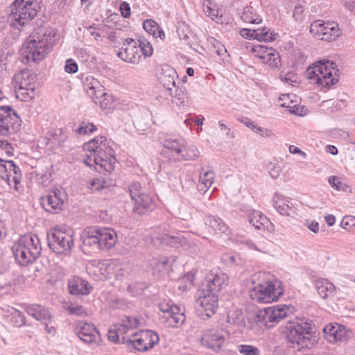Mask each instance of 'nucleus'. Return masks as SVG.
Here are the masks:
<instances>
[{
    "mask_svg": "<svg viewBox=\"0 0 355 355\" xmlns=\"http://www.w3.org/2000/svg\"><path fill=\"white\" fill-rule=\"evenodd\" d=\"M258 317L262 318L269 328L286 320L284 332L293 348L310 349L315 343V336L311 335L312 321L305 318L292 320L290 309L285 304L265 308Z\"/></svg>",
    "mask_w": 355,
    "mask_h": 355,
    "instance_id": "nucleus-1",
    "label": "nucleus"
},
{
    "mask_svg": "<svg viewBox=\"0 0 355 355\" xmlns=\"http://www.w3.org/2000/svg\"><path fill=\"white\" fill-rule=\"evenodd\" d=\"M105 137H96L83 145L87 153L84 163L89 166H97L99 173L112 172L114 168L116 158L114 151Z\"/></svg>",
    "mask_w": 355,
    "mask_h": 355,
    "instance_id": "nucleus-2",
    "label": "nucleus"
},
{
    "mask_svg": "<svg viewBox=\"0 0 355 355\" xmlns=\"http://www.w3.org/2000/svg\"><path fill=\"white\" fill-rule=\"evenodd\" d=\"M56 33L51 28L39 26L34 30L27 40L24 49V58L29 62H37L44 59L52 48Z\"/></svg>",
    "mask_w": 355,
    "mask_h": 355,
    "instance_id": "nucleus-3",
    "label": "nucleus"
},
{
    "mask_svg": "<svg viewBox=\"0 0 355 355\" xmlns=\"http://www.w3.org/2000/svg\"><path fill=\"white\" fill-rule=\"evenodd\" d=\"M12 250L16 261L21 266H27L39 257L42 247L37 235L27 234L14 243Z\"/></svg>",
    "mask_w": 355,
    "mask_h": 355,
    "instance_id": "nucleus-4",
    "label": "nucleus"
},
{
    "mask_svg": "<svg viewBox=\"0 0 355 355\" xmlns=\"http://www.w3.org/2000/svg\"><path fill=\"white\" fill-rule=\"evenodd\" d=\"M306 76L315 84L330 88L338 82L339 70L335 62L322 60L314 63L313 67H309Z\"/></svg>",
    "mask_w": 355,
    "mask_h": 355,
    "instance_id": "nucleus-5",
    "label": "nucleus"
},
{
    "mask_svg": "<svg viewBox=\"0 0 355 355\" xmlns=\"http://www.w3.org/2000/svg\"><path fill=\"white\" fill-rule=\"evenodd\" d=\"M42 0H15L11 6V21L23 26L31 21L41 9Z\"/></svg>",
    "mask_w": 355,
    "mask_h": 355,
    "instance_id": "nucleus-6",
    "label": "nucleus"
},
{
    "mask_svg": "<svg viewBox=\"0 0 355 355\" xmlns=\"http://www.w3.org/2000/svg\"><path fill=\"white\" fill-rule=\"evenodd\" d=\"M283 295V289L279 282L270 281L259 283L250 290L252 300L259 303H270L278 300Z\"/></svg>",
    "mask_w": 355,
    "mask_h": 355,
    "instance_id": "nucleus-7",
    "label": "nucleus"
},
{
    "mask_svg": "<svg viewBox=\"0 0 355 355\" xmlns=\"http://www.w3.org/2000/svg\"><path fill=\"white\" fill-rule=\"evenodd\" d=\"M49 248L57 254L68 253L73 246L72 234L60 229L51 230L47 234Z\"/></svg>",
    "mask_w": 355,
    "mask_h": 355,
    "instance_id": "nucleus-8",
    "label": "nucleus"
},
{
    "mask_svg": "<svg viewBox=\"0 0 355 355\" xmlns=\"http://www.w3.org/2000/svg\"><path fill=\"white\" fill-rule=\"evenodd\" d=\"M310 33L314 37L328 42L336 40L341 35L336 22L320 19L311 23Z\"/></svg>",
    "mask_w": 355,
    "mask_h": 355,
    "instance_id": "nucleus-9",
    "label": "nucleus"
},
{
    "mask_svg": "<svg viewBox=\"0 0 355 355\" xmlns=\"http://www.w3.org/2000/svg\"><path fill=\"white\" fill-rule=\"evenodd\" d=\"M67 195L58 189L48 191L40 198V204L46 211L56 214L62 210Z\"/></svg>",
    "mask_w": 355,
    "mask_h": 355,
    "instance_id": "nucleus-10",
    "label": "nucleus"
},
{
    "mask_svg": "<svg viewBox=\"0 0 355 355\" xmlns=\"http://www.w3.org/2000/svg\"><path fill=\"white\" fill-rule=\"evenodd\" d=\"M159 310L164 313L162 316L165 318L168 326L178 327L182 325L186 319L179 306L173 305L171 300H164L159 304Z\"/></svg>",
    "mask_w": 355,
    "mask_h": 355,
    "instance_id": "nucleus-11",
    "label": "nucleus"
},
{
    "mask_svg": "<svg viewBox=\"0 0 355 355\" xmlns=\"http://www.w3.org/2000/svg\"><path fill=\"white\" fill-rule=\"evenodd\" d=\"M130 336L137 338L135 339L130 338L128 343H130L135 349L141 352H146L152 349L159 341L158 334L150 330L141 331L139 334L131 332Z\"/></svg>",
    "mask_w": 355,
    "mask_h": 355,
    "instance_id": "nucleus-12",
    "label": "nucleus"
},
{
    "mask_svg": "<svg viewBox=\"0 0 355 355\" xmlns=\"http://www.w3.org/2000/svg\"><path fill=\"white\" fill-rule=\"evenodd\" d=\"M229 282V277L227 274L218 271L211 273L205 280L202 285V291L211 295H216L225 288Z\"/></svg>",
    "mask_w": 355,
    "mask_h": 355,
    "instance_id": "nucleus-13",
    "label": "nucleus"
},
{
    "mask_svg": "<svg viewBox=\"0 0 355 355\" xmlns=\"http://www.w3.org/2000/svg\"><path fill=\"white\" fill-rule=\"evenodd\" d=\"M117 55L124 62L134 64L139 63L141 58L139 46H138L137 42L132 38L124 40Z\"/></svg>",
    "mask_w": 355,
    "mask_h": 355,
    "instance_id": "nucleus-14",
    "label": "nucleus"
},
{
    "mask_svg": "<svg viewBox=\"0 0 355 355\" xmlns=\"http://www.w3.org/2000/svg\"><path fill=\"white\" fill-rule=\"evenodd\" d=\"M178 76L175 69L171 66L164 64L161 65L157 78L160 84L168 91H172L173 89H176V80ZM177 95L178 94L175 93Z\"/></svg>",
    "mask_w": 355,
    "mask_h": 355,
    "instance_id": "nucleus-15",
    "label": "nucleus"
},
{
    "mask_svg": "<svg viewBox=\"0 0 355 355\" xmlns=\"http://www.w3.org/2000/svg\"><path fill=\"white\" fill-rule=\"evenodd\" d=\"M196 306L198 311L209 318L215 313L218 306V297L216 295L204 292V295L197 300Z\"/></svg>",
    "mask_w": 355,
    "mask_h": 355,
    "instance_id": "nucleus-16",
    "label": "nucleus"
},
{
    "mask_svg": "<svg viewBox=\"0 0 355 355\" xmlns=\"http://www.w3.org/2000/svg\"><path fill=\"white\" fill-rule=\"evenodd\" d=\"M76 334L86 343H92L99 336L98 331L93 324L78 321L76 324Z\"/></svg>",
    "mask_w": 355,
    "mask_h": 355,
    "instance_id": "nucleus-17",
    "label": "nucleus"
},
{
    "mask_svg": "<svg viewBox=\"0 0 355 355\" xmlns=\"http://www.w3.org/2000/svg\"><path fill=\"white\" fill-rule=\"evenodd\" d=\"M258 6L254 7L252 2L243 3L241 8L237 9V15L245 23L259 24L262 21L258 12Z\"/></svg>",
    "mask_w": 355,
    "mask_h": 355,
    "instance_id": "nucleus-18",
    "label": "nucleus"
},
{
    "mask_svg": "<svg viewBox=\"0 0 355 355\" xmlns=\"http://www.w3.org/2000/svg\"><path fill=\"white\" fill-rule=\"evenodd\" d=\"M96 234L98 236L99 242V251L109 250L114 246L116 242V233L114 230L109 228L96 227Z\"/></svg>",
    "mask_w": 355,
    "mask_h": 355,
    "instance_id": "nucleus-19",
    "label": "nucleus"
},
{
    "mask_svg": "<svg viewBox=\"0 0 355 355\" xmlns=\"http://www.w3.org/2000/svg\"><path fill=\"white\" fill-rule=\"evenodd\" d=\"M323 333L327 340L333 343L344 341L349 336L345 327L338 324H327L323 329Z\"/></svg>",
    "mask_w": 355,
    "mask_h": 355,
    "instance_id": "nucleus-20",
    "label": "nucleus"
},
{
    "mask_svg": "<svg viewBox=\"0 0 355 355\" xmlns=\"http://www.w3.org/2000/svg\"><path fill=\"white\" fill-rule=\"evenodd\" d=\"M92 286L90 284L79 276H73L68 279L69 293L71 295H89Z\"/></svg>",
    "mask_w": 355,
    "mask_h": 355,
    "instance_id": "nucleus-21",
    "label": "nucleus"
},
{
    "mask_svg": "<svg viewBox=\"0 0 355 355\" xmlns=\"http://www.w3.org/2000/svg\"><path fill=\"white\" fill-rule=\"evenodd\" d=\"M272 201L275 209L281 215L294 217L297 214V209L286 198L275 193Z\"/></svg>",
    "mask_w": 355,
    "mask_h": 355,
    "instance_id": "nucleus-22",
    "label": "nucleus"
},
{
    "mask_svg": "<svg viewBox=\"0 0 355 355\" xmlns=\"http://www.w3.org/2000/svg\"><path fill=\"white\" fill-rule=\"evenodd\" d=\"M132 201L134 202L132 211L139 216L151 212L155 208L154 200L146 193L141 194Z\"/></svg>",
    "mask_w": 355,
    "mask_h": 355,
    "instance_id": "nucleus-23",
    "label": "nucleus"
},
{
    "mask_svg": "<svg viewBox=\"0 0 355 355\" xmlns=\"http://www.w3.org/2000/svg\"><path fill=\"white\" fill-rule=\"evenodd\" d=\"M205 225L211 234H224L229 235L228 226L220 218L213 216H208L205 219Z\"/></svg>",
    "mask_w": 355,
    "mask_h": 355,
    "instance_id": "nucleus-24",
    "label": "nucleus"
},
{
    "mask_svg": "<svg viewBox=\"0 0 355 355\" xmlns=\"http://www.w3.org/2000/svg\"><path fill=\"white\" fill-rule=\"evenodd\" d=\"M160 239L162 243L174 247L180 245L184 249H189L190 248L195 249L196 248L195 243L189 242L187 239L180 233H178L176 235L165 234L162 236Z\"/></svg>",
    "mask_w": 355,
    "mask_h": 355,
    "instance_id": "nucleus-25",
    "label": "nucleus"
},
{
    "mask_svg": "<svg viewBox=\"0 0 355 355\" xmlns=\"http://www.w3.org/2000/svg\"><path fill=\"white\" fill-rule=\"evenodd\" d=\"M298 97L293 94H282L277 100V105L286 107V111H304V106L297 103Z\"/></svg>",
    "mask_w": 355,
    "mask_h": 355,
    "instance_id": "nucleus-26",
    "label": "nucleus"
},
{
    "mask_svg": "<svg viewBox=\"0 0 355 355\" xmlns=\"http://www.w3.org/2000/svg\"><path fill=\"white\" fill-rule=\"evenodd\" d=\"M35 77L28 69L22 70L15 74L13 84L15 87H27L34 86Z\"/></svg>",
    "mask_w": 355,
    "mask_h": 355,
    "instance_id": "nucleus-27",
    "label": "nucleus"
},
{
    "mask_svg": "<svg viewBox=\"0 0 355 355\" xmlns=\"http://www.w3.org/2000/svg\"><path fill=\"white\" fill-rule=\"evenodd\" d=\"M6 116L0 120V134L2 135H7L9 132L10 126L14 130V125H20L21 119L17 115V112H4Z\"/></svg>",
    "mask_w": 355,
    "mask_h": 355,
    "instance_id": "nucleus-28",
    "label": "nucleus"
},
{
    "mask_svg": "<svg viewBox=\"0 0 355 355\" xmlns=\"http://www.w3.org/2000/svg\"><path fill=\"white\" fill-rule=\"evenodd\" d=\"M96 227H89L82 235L83 244L85 248L87 247L92 251H99V240L98 236L95 234Z\"/></svg>",
    "mask_w": 355,
    "mask_h": 355,
    "instance_id": "nucleus-29",
    "label": "nucleus"
},
{
    "mask_svg": "<svg viewBox=\"0 0 355 355\" xmlns=\"http://www.w3.org/2000/svg\"><path fill=\"white\" fill-rule=\"evenodd\" d=\"M26 311L29 315L39 321H47L51 318L50 312L40 304L28 305Z\"/></svg>",
    "mask_w": 355,
    "mask_h": 355,
    "instance_id": "nucleus-30",
    "label": "nucleus"
},
{
    "mask_svg": "<svg viewBox=\"0 0 355 355\" xmlns=\"http://www.w3.org/2000/svg\"><path fill=\"white\" fill-rule=\"evenodd\" d=\"M202 340L204 344L209 348L218 351L223 346L225 342V337L218 332H210L209 334H206Z\"/></svg>",
    "mask_w": 355,
    "mask_h": 355,
    "instance_id": "nucleus-31",
    "label": "nucleus"
},
{
    "mask_svg": "<svg viewBox=\"0 0 355 355\" xmlns=\"http://www.w3.org/2000/svg\"><path fill=\"white\" fill-rule=\"evenodd\" d=\"M67 135L62 129H53L48 132L46 137L47 144H51L52 147L61 146L67 140Z\"/></svg>",
    "mask_w": 355,
    "mask_h": 355,
    "instance_id": "nucleus-32",
    "label": "nucleus"
},
{
    "mask_svg": "<svg viewBox=\"0 0 355 355\" xmlns=\"http://www.w3.org/2000/svg\"><path fill=\"white\" fill-rule=\"evenodd\" d=\"M133 123L138 130H146L154 124L152 112H141L135 119Z\"/></svg>",
    "mask_w": 355,
    "mask_h": 355,
    "instance_id": "nucleus-33",
    "label": "nucleus"
},
{
    "mask_svg": "<svg viewBox=\"0 0 355 355\" xmlns=\"http://www.w3.org/2000/svg\"><path fill=\"white\" fill-rule=\"evenodd\" d=\"M10 168H12V170H8L6 173L8 175L7 178H3V180H5L10 187H11L12 183H13L14 189L16 191H19V186L21 184V171L19 166H16L15 162L13 163V166H11Z\"/></svg>",
    "mask_w": 355,
    "mask_h": 355,
    "instance_id": "nucleus-34",
    "label": "nucleus"
},
{
    "mask_svg": "<svg viewBox=\"0 0 355 355\" xmlns=\"http://www.w3.org/2000/svg\"><path fill=\"white\" fill-rule=\"evenodd\" d=\"M315 288L318 294L323 299L327 298L333 295L334 292V286L327 279H318L315 283Z\"/></svg>",
    "mask_w": 355,
    "mask_h": 355,
    "instance_id": "nucleus-35",
    "label": "nucleus"
},
{
    "mask_svg": "<svg viewBox=\"0 0 355 355\" xmlns=\"http://www.w3.org/2000/svg\"><path fill=\"white\" fill-rule=\"evenodd\" d=\"M260 59L263 63L267 64L272 69H279L282 65L279 54L275 49L270 51L269 53L261 55Z\"/></svg>",
    "mask_w": 355,
    "mask_h": 355,
    "instance_id": "nucleus-36",
    "label": "nucleus"
},
{
    "mask_svg": "<svg viewBox=\"0 0 355 355\" xmlns=\"http://www.w3.org/2000/svg\"><path fill=\"white\" fill-rule=\"evenodd\" d=\"M248 220L256 229L261 230L265 227L266 223L268 222V218L261 212L253 211L248 216Z\"/></svg>",
    "mask_w": 355,
    "mask_h": 355,
    "instance_id": "nucleus-37",
    "label": "nucleus"
},
{
    "mask_svg": "<svg viewBox=\"0 0 355 355\" xmlns=\"http://www.w3.org/2000/svg\"><path fill=\"white\" fill-rule=\"evenodd\" d=\"M256 32L255 40L260 42H271L275 40L276 33L274 31H270L268 28H257Z\"/></svg>",
    "mask_w": 355,
    "mask_h": 355,
    "instance_id": "nucleus-38",
    "label": "nucleus"
},
{
    "mask_svg": "<svg viewBox=\"0 0 355 355\" xmlns=\"http://www.w3.org/2000/svg\"><path fill=\"white\" fill-rule=\"evenodd\" d=\"M199 151L198 148L194 146H187L184 144L182 148V152L180 155L184 160H194L199 156Z\"/></svg>",
    "mask_w": 355,
    "mask_h": 355,
    "instance_id": "nucleus-39",
    "label": "nucleus"
},
{
    "mask_svg": "<svg viewBox=\"0 0 355 355\" xmlns=\"http://www.w3.org/2000/svg\"><path fill=\"white\" fill-rule=\"evenodd\" d=\"M214 173L213 171H207L203 176L200 175V184H198V190L206 191L214 182Z\"/></svg>",
    "mask_w": 355,
    "mask_h": 355,
    "instance_id": "nucleus-40",
    "label": "nucleus"
},
{
    "mask_svg": "<svg viewBox=\"0 0 355 355\" xmlns=\"http://www.w3.org/2000/svg\"><path fill=\"white\" fill-rule=\"evenodd\" d=\"M184 144V141L181 139H172L171 137L166 138L164 143V146L172 151H174L178 155H180L182 152V148Z\"/></svg>",
    "mask_w": 355,
    "mask_h": 355,
    "instance_id": "nucleus-41",
    "label": "nucleus"
},
{
    "mask_svg": "<svg viewBox=\"0 0 355 355\" xmlns=\"http://www.w3.org/2000/svg\"><path fill=\"white\" fill-rule=\"evenodd\" d=\"M266 168L270 177L272 179H277L282 171V166L279 164L276 159L268 162L266 164Z\"/></svg>",
    "mask_w": 355,
    "mask_h": 355,
    "instance_id": "nucleus-42",
    "label": "nucleus"
},
{
    "mask_svg": "<svg viewBox=\"0 0 355 355\" xmlns=\"http://www.w3.org/2000/svg\"><path fill=\"white\" fill-rule=\"evenodd\" d=\"M15 92L17 98L26 101L32 98L34 95V86L27 87H15Z\"/></svg>",
    "mask_w": 355,
    "mask_h": 355,
    "instance_id": "nucleus-43",
    "label": "nucleus"
},
{
    "mask_svg": "<svg viewBox=\"0 0 355 355\" xmlns=\"http://www.w3.org/2000/svg\"><path fill=\"white\" fill-rule=\"evenodd\" d=\"M94 103L99 105L102 110L114 109V103L112 100V96L108 94H106L102 98L100 96L96 97L94 100Z\"/></svg>",
    "mask_w": 355,
    "mask_h": 355,
    "instance_id": "nucleus-44",
    "label": "nucleus"
},
{
    "mask_svg": "<svg viewBox=\"0 0 355 355\" xmlns=\"http://www.w3.org/2000/svg\"><path fill=\"white\" fill-rule=\"evenodd\" d=\"M241 122L244 123L246 126L250 128L254 132L259 134L261 136L269 137L271 134V132L269 130L264 129L260 127H257V125L254 123V121H250L248 118H243L240 119Z\"/></svg>",
    "mask_w": 355,
    "mask_h": 355,
    "instance_id": "nucleus-45",
    "label": "nucleus"
},
{
    "mask_svg": "<svg viewBox=\"0 0 355 355\" xmlns=\"http://www.w3.org/2000/svg\"><path fill=\"white\" fill-rule=\"evenodd\" d=\"M10 320L14 326L17 327H21L26 324V318L23 313L13 308L12 309Z\"/></svg>",
    "mask_w": 355,
    "mask_h": 355,
    "instance_id": "nucleus-46",
    "label": "nucleus"
},
{
    "mask_svg": "<svg viewBox=\"0 0 355 355\" xmlns=\"http://www.w3.org/2000/svg\"><path fill=\"white\" fill-rule=\"evenodd\" d=\"M84 87L87 91V93L89 94V92H92V91L103 87V85L96 78H94L92 76H87L84 80Z\"/></svg>",
    "mask_w": 355,
    "mask_h": 355,
    "instance_id": "nucleus-47",
    "label": "nucleus"
},
{
    "mask_svg": "<svg viewBox=\"0 0 355 355\" xmlns=\"http://www.w3.org/2000/svg\"><path fill=\"white\" fill-rule=\"evenodd\" d=\"M128 192L132 200H135L141 194H144V189L139 182H133L128 187Z\"/></svg>",
    "mask_w": 355,
    "mask_h": 355,
    "instance_id": "nucleus-48",
    "label": "nucleus"
},
{
    "mask_svg": "<svg viewBox=\"0 0 355 355\" xmlns=\"http://www.w3.org/2000/svg\"><path fill=\"white\" fill-rule=\"evenodd\" d=\"M138 46L141 50V54L145 57H150L153 55V49L150 43L146 39H140L138 40Z\"/></svg>",
    "mask_w": 355,
    "mask_h": 355,
    "instance_id": "nucleus-49",
    "label": "nucleus"
},
{
    "mask_svg": "<svg viewBox=\"0 0 355 355\" xmlns=\"http://www.w3.org/2000/svg\"><path fill=\"white\" fill-rule=\"evenodd\" d=\"M65 309L69 312V314L76 315L79 317L87 315V313L85 309L83 306L71 304L65 307Z\"/></svg>",
    "mask_w": 355,
    "mask_h": 355,
    "instance_id": "nucleus-50",
    "label": "nucleus"
},
{
    "mask_svg": "<svg viewBox=\"0 0 355 355\" xmlns=\"http://www.w3.org/2000/svg\"><path fill=\"white\" fill-rule=\"evenodd\" d=\"M143 27L147 33H148L150 35H152L153 36L156 35V32L158 31V28H159L157 23L151 19L144 20L143 22Z\"/></svg>",
    "mask_w": 355,
    "mask_h": 355,
    "instance_id": "nucleus-51",
    "label": "nucleus"
},
{
    "mask_svg": "<svg viewBox=\"0 0 355 355\" xmlns=\"http://www.w3.org/2000/svg\"><path fill=\"white\" fill-rule=\"evenodd\" d=\"M238 350L243 355L260 354V350L257 347L249 345H240L238 346Z\"/></svg>",
    "mask_w": 355,
    "mask_h": 355,
    "instance_id": "nucleus-52",
    "label": "nucleus"
},
{
    "mask_svg": "<svg viewBox=\"0 0 355 355\" xmlns=\"http://www.w3.org/2000/svg\"><path fill=\"white\" fill-rule=\"evenodd\" d=\"M121 323L130 331H132L134 329L139 326L138 319L131 316H125L121 320Z\"/></svg>",
    "mask_w": 355,
    "mask_h": 355,
    "instance_id": "nucleus-53",
    "label": "nucleus"
},
{
    "mask_svg": "<svg viewBox=\"0 0 355 355\" xmlns=\"http://www.w3.org/2000/svg\"><path fill=\"white\" fill-rule=\"evenodd\" d=\"M114 328L117 331L118 335L121 339V342L123 343H128L129 340H130V337L129 336H125V334H128L130 332L126 327H125L121 323L115 325Z\"/></svg>",
    "mask_w": 355,
    "mask_h": 355,
    "instance_id": "nucleus-54",
    "label": "nucleus"
},
{
    "mask_svg": "<svg viewBox=\"0 0 355 355\" xmlns=\"http://www.w3.org/2000/svg\"><path fill=\"white\" fill-rule=\"evenodd\" d=\"M13 161H5L0 159V178L2 180L3 178H7L8 175L6 173L8 170H12L10 167L13 166Z\"/></svg>",
    "mask_w": 355,
    "mask_h": 355,
    "instance_id": "nucleus-55",
    "label": "nucleus"
},
{
    "mask_svg": "<svg viewBox=\"0 0 355 355\" xmlns=\"http://www.w3.org/2000/svg\"><path fill=\"white\" fill-rule=\"evenodd\" d=\"M279 78L282 80V81L291 85H295V84L298 83L296 75L292 72H288L286 73L281 72Z\"/></svg>",
    "mask_w": 355,
    "mask_h": 355,
    "instance_id": "nucleus-56",
    "label": "nucleus"
},
{
    "mask_svg": "<svg viewBox=\"0 0 355 355\" xmlns=\"http://www.w3.org/2000/svg\"><path fill=\"white\" fill-rule=\"evenodd\" d=\"M96 129V125L93 123L85 124L84 123L76 130V132L79 135H86L92 132Z\"/></svg>",
    "mask_w": 355,
    "mask_h": 355,
    "instance_id": "nucleus-57",
    "label": "nucleus"
},
{
    "mask_svg": "<svg viewBox=\"0 0 355 355\" xmlns=\"http://www.w3.org/2000/svg\"><path fill=\"white\" fill-rule=\"evenodd\" d=\"M189 28L184 24L178 26L177 33L180 40H187L189 38Z\"/></svg>",
    "mask_w": 355,
    "mask_h": 355,
    "instance_id": "nucleus-58",
    "label": "nucleus"
},
{
    "mask_svg": "<svg viewBox=\"0 0 355 355\" xmlns=\"http://www.w3.org/2000/svg\"><path fill=\"white\" fill-rule=\"evenodd\" d=\"M273 50L272 48H268L263 45H254L252 47V51L257 53V56L260 58L261 55L270 53V51Z\"/></svg>",
    "mask_w": 355,
    "mask_h": 355,
    "instance_id": "nucleus-59",
    "label": "nucleus"
},
{
    "mask_svg": "<svg viewBox=\"0 0 355 355\" xmlns=\"http://www.w3.org/2000/svg\"><path fill=\"white\" fill-rule=\"evenodd\" d=\"M64 70L67 73H74L78 71V67L73 59H68L66 60Z\"/></svg>",
    "mask_w": 355,
    "mask_h": 355,
    "instance_id": "nucleus-60",
    "label": "nucleus"
},
{
    "mask_svg": "<svg viewBox=\"0 0 355 355\" xmlns=\"http://www.w3.org/2000/svg\"><path fill=\"white\" fill-rule=\"evenodd\" d=\"M355 225V218L350 216H345L340 223V226L345 229V230H349L351 227Z\"/></svg>",
    "mask_w": 355,
    "mask_h": 355,
    "instance_id": "nucleus-61",
    "label": "nucleus"
},
{
    "mask_svg": "<svg viewBox=\"0 0 355 355\" xmlns=\"http://www.w3.org/2000/svg\"><path fill=\"white\" fill-rule=\"evenodd\" d=\"M256 29L242 28L240 35L245 39L255 40Z\"/></svg>",
    "mask_w": 355,
    "mask_h": 355,
    "instance_id": "nucleus-62",
    "label": "nucleus"
},
{
    "mask_svg": "<svg viewBox=\"0 0 355 355\" xmlns=\"http://www.w3.org/2000/svg\"><path fill=\"white\" fill-rule=\"evenodd\" d=\"M120 11L123 17H129L130 16V5L127 2L123 1L120 5Z\"/></svg>",
    "mask_w": 355,
    "mask_h": 355,
    "instance_id": "nucleus-63",
    "label": "nucleus"
},
{
    "mask_svg": "<svg viewBox=\"0 0 355 355\" xmlns=\"http://www.w3.org/2000/svg\"><path fill=\"white\" fill-rule=\"evenodd\" d=\"M304 12V7L301 5L296 6L293 10V17L295 21H300L302 19V14Z\"/></svg>",
    "mask_w": 355,
    "mask_h": 355,
    "instance_id": "nucleus-64",
    "label": "nucleus"
}]
</instances>
